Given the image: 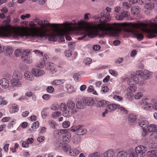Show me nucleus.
I'll use <instances>...</instances> for the list:
<instances>
[{"label": "nucleus", "instance_id": "52", "mask_svg": "<svg viewBox=\"0 0 157 157\" xmlns=\"http://www.w3.org/2000/svg\"><path fill=\"white\" fill-rule=\"evenodd\" d=\"M12 108H13V112L16 113L18 112L19 110V108L18 107L17 105L15 104H13L12 105Z\"/></svg>", "mask_w": 157, "mask_h": 157}, {"label": "nucleus", "instance_id": "24", "mask_svg": "<svg viewBox=\"0 0 157 157\" xmlns=\"http://www.w3.org/2000/svg\"><path fill=\"white\" fill-rule=\"evenodd\" d=\"M65 82L64 79H55L52 82L51 84L53 85L58 86L64 83Z\"/></svg>", "mask_w": 157, "mask_h": 157}, {"label": "nucleus", "instance_id": "53", "mask_svg": "<svg viewBox=\"0 0 157 157\" xmlns=\"http://www.w3.org/2000/svg\"><path fill=\"white\" fill-rule=\"evenodd\" d=\"M109 72L111 75L115 77H117L118 75V73L114 70H109Z\"/></svg>", "mask_w": 157, "mask_h": 157}, {"label": "nucleus", "instance_id": "12", "mask_svg": "<svg viewBox=\"0 0 157 157\" xmlns=\"http://www.w3.org/2000/svg\"><path fill=\"white\" fill-rule=\"evenodd\" d=\"M116 25V24H114L113 25H110L107 27H103L101 28V30L105 32L112 33L114 30V26Z\"/></svg>", "mask_w": 157, "mask_h": 157}, {"label": "nucleus", "instance_id": "30", "mask_svg": "<svg viewBox=\"0 0 157 157\" xmlns=\"http://www.w3.org/2000/svg\"><path fill=\"white\" fill-rule=\"evenodd\" d=\"M62 149L65 152L68 151L71 149L70 145L66 143L63 144L62 145Z\"/></svg>", "mask_w": 157, "mask_h": 157}, {"label": "nucleus", "instance_id": "11", "mask_svg": "<svg viewBox=\"0 0 157 157\" xmlns=\"http://www.w3.org/2000/svg\"><path fill=\"white\" fill-rule=\"evenodd\" d=\"M32 74L36 77H39L43 75L45 72L44 71L41 69L33 68L32 70Z\"/></svg>", "mask_w": 157, "mask_h": 157}, {"label": "nucleus", "instance_id": "17", "mask_svg": "<svg viewBox=\"0 0 157 157\" xmlns=\"http://www.w3.org/2000/svg\"><path fill=\"white\" fill-rule=\"evenodd\" d=\"M157 25V24L154 23ZM154 27H152V28H151L149 30L150 33L148 35V37L149 38H152L155 37L156 36L154 34L155 33L157 34V28H155Z\"/></svg>", "mask_w": 157, "mask_h": 157}, {"label": "nucleus", "instance_id": "54", "mask_svg": "<svg viewBox=\"0 0 157 157\" xmlns=\"http://www.w3.org/2000/svg\"><path fill=\"white\" fill-rule=\"evenodd\" d=\"M91 59L89 58H87L85 59L83 63L86 65H88L91 63Z\"/></svg>", "mask_w": 157, "mask_h": 157}, {"label": "nucleus", "instance_id": "4", "mask_svg": "<svg viewBox=\"0 0 157 157\" xmlns=\"http://www.w3.org/2000/svg\"><path fill=\"white\" fill-rule=\"evenodd\" d=\"M22 76L21 74L17 71H14L13 74L12 78L11 80V83L12 85L17 87H20L22 85V83L21 80Z\"/></svg>", "mask_w": 157, "mask_h": 157}, {"label": "nucleus", "instance_id": "44", "mask_svg": "<svg viewBox=\"0 0 157 157\" xmlns=\"http://www.w3.org/2000/svg\"><path fill=\"white\" fill-rule=\"evenodd\" d=\"M80 128V125H74L70 128L71 131L73 132H76V133L77 132L78 130Z\"/></svg>", "mask_w": 157, "mask_h": 157}, {"label": "nucleus", "instance_id": "63", "mask_svg": "<svg viewBox=\"0 0 157 157\" xmlns=\"http://www.w3.org/2000/svg\"><path fill=\"white\" fill-rule=\"evenodd\" d=\"M73 77L75 80L78 81L79 79L80 78L81 76L79 74L75 73Z\"/></svg>", "mask_w": 157, "mask_h": 157}, {"label": "nucleus", "instance_id": "41", "mask_svg": "<svg viewBox=\"0 0 157 157\" xmlns=\"http://www.w3.org/2000/svg\"><path fill=\"white\" fill-rule=\"evenodd\" d=\"M137 89V86H129L127 88V91L128 92L133 93L135 92Z\"/></svg>", "mask_w": 157, "mask_h": 157}, {"label": "nucleus", "instance_id": "1", "mask_svg": "<svg viewBox=\"0 0 157 157\" xmlns=\"http://www.w3.org/2000/svg\"><path fill=\"white\" fill-rule=\"evenodd\" d=\"M40 28H38V32L30 33L26 31L21 32L18 30H12L8 28H0V37H6L12 36L15 39H18L19 37L22 38H29L31 41H36L38 39L41 40L47 38L50 41H56L57 40L56 35L54 33H47L43 31L47 26L54 28L55 26L54 24H50L48 22H45L40 25Z\"/></svg>", "mask_w": 157, "mask_h": 157}, {"label": "nucleus", "instance_id": "62", "mask_svg": "<svg viewBox=\"0 0 157 157\" xmlns=\"http://www.w3.org/2000/svg\"><path fill=\"white\" fill-rule=\"evenodd\" d=\"M74 44L69 42L68 44L69 47V49L71 50V51L74 50Z\"/></svg>", "mask_w": 157, "mask_h": 157}, {"label": "nucleus", "instance_id": "25", "mask_svg": "<svg viewBox=\"0 0 157 157\" xmlns=\"http://www.w3.org/2000/svg\"><path fill=\"white\" fill-rule=\"evenodd\" d=\"M81 140L80 137L77 135H74L72 138V142L75 144H78L80 142Z\"/></svg>", "mask_w": 157, "mask_h": 157}, {"label": "nucleus", "instance_id": "10", "mask_svg": "<svg viewBox=\"0 0 157 157\" xmlns=\"http://www.w3.org/2000/svg\"><path fill=\"white\" fill-rule=\"evenodd\" d=\"M139 82V78L135 75L132 76L128 80V83L129 85H135Z\"/></svg>", "mask_w": 157, "mask_h": 157}, {"label": "nucleus", "instance_id": "56", "mask_svg": "<svg viewBox=\"0 0 157 157\" xmlns=\"http://www.w3.org/2000/svg\"><path fill=\"white\" fill-rule=\"evenodd\" d=\"M35 22L37 23V24L40 25L42 24L43 23L45 22H47V21L45 20H40L39 19H36L35 20Z\"/></svg>", "mask_w": 157, "mask_h": 157}, {"label": "nucleus", "instance_id": "21", "mask_svg": "<svg viewBox=\"0 0 157 157\" xmlns=\"http://www.w3.org/2000/svg\"><path fill=\"white\" fill-rule=\"evenodd\" d=\"M147 130L149 132H153L157 131V125L152 124L148 125L147 128Z\"/></svg>", "mask_w": 157, "mask_h": 157}, {"label": "nucleus", "instance_id": "39", "mask_svg": "<svg viewBox=\"0 0 157 157\" xmlns=\"http://www.w3.org/2000/svg\"><path fill=\"white\" fill-rule=\"evenodd\" d=\"M133 95L134 94L133 93L128 92L126 94L125 96L127 100L131 101L132 100Z\"/></svg>", "mask_w": 157, "mask_h": 157}, {"label": "nucleus", "instance_id": "20", "mask_svg": "<svg viewBox=\"0 0 157 157\" xmlns=\"http://www.w3.org/2000/svg\"><path fill=\"white\" fill-rule=\"evenodd\" d=\"M81 151L78 148H73L69 151V155L72 156H75L78 155Z\"/></svg>", "mask_w": 157, "mask_h": 157}, {"label": "nucleus", "instance_id": "51", "mask_svg": "<svg viewBox=\"0 0 157 157\" xmlns=\"http://www.w3.org/2000/svg\"><path fill=\"white\" fill-rule=\"evenodd\" d=\"M143 96V94L140 92H138L134 96L135 99H138L140 98Z\"/></svg>", "mask_w": 157, "mask_h": 157}, {"label": "nucleus", "instance_id": "43", "mask_svg": "<svg viewBox=\"0 0 157 157\" xmlns=\"http://www.w3.org/2000/svg\"><path fill=\"white\" fill-rule=\"evenodd\" d=\"M66 88L68 92L69 93H72L75 91L73 87L70 84L67 85Z\"/></svg>", "mask_w": 157, "mask_h": 157}, {"label": "nucleus", "instance_id": "34", "mask_svg": "<svg viewBox=\"0 0 157 157\" xmlns=\"http://www.w3.org/2000/svg\"><path fill=\"white\" fill-rule=\"evenodd\" d=\"M131 12L133 14H138L140 12L139 7L137 6L132 7L131 8Z\"/></svg>", "mask_w": 157, "mask_h": 157}, {"label": "nucleus", "instance_id": "8", "mask_svg": "<svg viewBox=\"0 0 157 157\" xmlns=\"http://www.w3.org/2000/svg\"><path fill=\"white\" fill-rule=\"evenodd\" d=\"M147 148L145 146L140 145L136 147L135 149V152L138 154H140L141 157L143 156V153L147 151Z\"/></svg>", "mask_w": 157, "mask_h": 157}, {"label": "nucleus", "instance_id": "18", "mask_svg": "<svg viewBox=\"0 0 157 157\" xmlns=\"http://www.w3.org/2000/svg\"><path fill=\"white\" fill-rule=\"evenodd\" d=\"M137 116L135 114L130 113L128 116V120L131 123H135L136 121Z\"/></svg>", "mask_w": 157, "mask_h": 157}, {"label": "nucleus", "instance_id": "2", "mask_svg": "<svg viewBox=\"0 0 157 157\" xmlns=\"http://www.w3.org/2000/svg\"><path fill=\"white\" fill-rule=\"evenodd\" d=\"M148 26H150L152 28L154 27L155 28H157V25L151 22L150 21H147L145 23L141 22L139 23H131L130 26L127 29V32L128 33H131L134 35L135 37L139 41L142 40L143 39V36L138 30H141L144 31H149V34L150 32L148 29Z\"/></svg>", "mask_w": 157, "mask_h": 157}, {"label": "nucleus", "instance_id": "40", "mask_svg": "<svg viewBox=\"0 0 157 157\" xmlns=\"http://www.w3.org/2000/svg\"><path fill=\"white\" fill-rule=\"evenodd\" d=\"M144 7L147 9L151 10L154 9V5L152 2H151L146 4L144 6Z\"/></svg>", "mask_w": 157, "mask_h": 157}, {"label": "nucleus", "instance_id": "64", "mask_svg": "<svg viewBox=\"0 0 157 157\" xmlns=\"http://www.w3.org/2000/svg\"><path fill=\"white\" fill-rule=\"evenodd\" d=\"M98 152H94L92 154H89L88 157H98Z\"/></svg>", "mask_w": 157, "mask_h": 157}, {"label": "nucleus", "instance_id": "33", "mask_svg": "<svg viewBox=\"0 0 157 157\" xmlns=\"http://www.w3.org/2000/svg\"><path fill=\"white\" fill-rule=\"evenodd\" d=\"M80 128L78 130L77 134L79 135H82L87 133V130L86 129L83 128L82 126H80Z\"/></svg>", "mask_w": 157, "mask_h": 157}, {"label": "nucleus", "instance_id": "6", "mask_svg": "<svg viewBox=\"0 0 157 157\" xmlns=\"http://www.w3.org/2000/svg\"><path fill=\"white\" fill-rule=\"evenodd\" d=\"M67 105L68 109L71 111L73 114L76 113L78 109H77L76 104L73 101L71 100H68L67 103Z\"/></svg>", "mask_w": 157, "mask_h": 157}, {"label": "nucleus", "instance_id": "61", "mask_svg": "<svg viewBox=\"0 0 157 157\" xmlns=\"http://www.w3.org/2000/svg\"><path fill=\"white\" fill-rule=\"evenodd\" d=\"M50 95L48 94H45L42 96V98L44 100H48L50 98Z\"/></svg>", "mask_w": 157, "mask_h": 157}, {"label": "nucleus", "instance_id": "23", "mask_svg": "<svg viewBox=\"0 0 157 157\" xmlns=\"http://www.w3.org/2000/svg\"><path fill=\"white\" fill-rule=\"evenodd\" d=\"M148 121L145 119H141L139 122V125L143 128L146 127L149 124Z\"/></svg>", "mask_w": 157, "mask_h": 157}, {"label": "nucleus", "instance_id": "47", "mask_svg": "<svg viewBox=\"0 0 157 157\" xmlns=\"http://www.w3.org/2000/svg\"><path fill=\"white\" fill-rule=\"evenodd\" d=\"M59 108V105L58 104L55 103L51 105L50 108L52 110H57Z\"/></svg>", "mask_w": 157, "mask_h": 157}, {"label": "nucleus", "instance_id": "50", "mask_svg": "<svg viewBox=\"0 0 157 157\" xmlns=\"http://www.w3.org/2000/svg\"><path fill=\"white\" fill-rule=\"evenodd\" d=\"M70 123L68 121H65L62 124V126L63 128H67L69 127L70 126Z\"/></svg>", "mask_w": 157, "mask_h": 157}, {"label": "nucleus", "instance_id": "57", "mask_svg": "<svg viewBox=\"0 0 157 157\" xmlns=\"http://www.w3.org/2000/svg\"><path fill=\"white\" fill-rule=\"evenodd\" d=\"M109 90L108 87L107 86H104L102 87L101 89L102 93L105 94L108 92Z\"/></svg>", "mask_w": 157, "mask_h": 157}, {"label": "nucleus", "instance_id": "46", "mask_svg": "<svg viewBox=\"0 0 157 157\" xmlns=\"http://www.w3.org/2000/svg\"><path fill=\"white\" fill-rule=\"evenodd\" d=\"M101 15L102 18H105L110 15V14L105 11H102L101 13Z\"/></svg>", "mask_w": 157, "mask_h": 157}, {"label": "nucleus", "instance_id": "32", "mask_svg": "<svg viewBox=\"0 0 157 157\" xmlns=\"http://www.w3.org/2000/svg\"><path fill=\"white\" fill-rule=\"evenodd\" d=\"M71 138V134L70 133L65 134L63 135V141L65 142H69Z\"/></svg>", "mask_w": 157, "mask_h": 157}, {"label": "nucleus", "instance_id": "5", "mask_svg": "<svg viewBox=\"0 0 157 157\" xmlns=\"http://www.w3.org/2000/svg\"><path fill=\"white\" fill-rule=\"evenodd\" d=\"M30 50L26 49L23 51L21 56V58L22 60L25 63L31 64L33 62V59L30 53Z\"/></svg>", "mask_w": 157, "mask_h": 157}, {"label": "nucleus", "instance_id": "9", "mask_svg": "<svg viewBox=\"0 0 157 157\" xmlns=\"http://www.w3.org/2000/svg\"><path fill=\"white\" fill-rule=\"evenodd\" d=\"M46 69L53 73L56 72L57 70L56 65L53 63L48 62L45 64Z\"/></svg>", "mask_w": 157, "mask_h": 157}, {"label": "nucleus", "instance_id": "42", "mask_svg": "<svg viewBox=\"0 0 157 157\" xmlns=\"http://www.w3.org/2000/svg\"><path fill=\"white\" fill-rule=\"evenodd\" d=\"M59 109L60 110L63 111L67 109V104H66L64 103H61L59 105Z\"/></svg>", "mask_w": 157, "mask_h": 157}, {"label": "nucleus", "instance_id": "36", "mask_svg": "<svg viewBox=\"0 0 157 157\" xmlns=\"http://www.w3.org/2000/svg\"><path fill=\"white\" fill-rule=\"evenodd\" d=\"M149 139L152 141H155L157 140V131L151 134L149 136Z\"/></svg>", "mask_w": 157, "mask_h": 157}, {"label": "nucleus", "instance_id": "38", "mask_svg": "<svg viewBox=\"0 0 157 157\" xmlns=\"http://www.w3.org/2000/svg\"><path fill=\"white\" fill-rule=\"evenodd\" d=\"M60 115H61V112L59 111L53 112L51 114L52 117L54 119H57L58 117Z\"/></svg>", "mask_w": 157, "mask_h": 157}, {"label": "nucleus", "instance_id": "59", "mask_svg": "<svg viewBox=\"0 0 157 157\" xmlns=\"http://www.w3.org/2000/svg\"><path fill=\"white\" fill-rule=\"evenodd\" d=\"M39 123L38 121H36L32 125L31 127L33 128H36L39 127Z\"/></svg>", "mask_w": 157, "mask_h": 157}, {"label": "nucleus", "instance_id": "3", "mask_svg": "<svg viewBox=\"0 0 157 157\" xmlns=\"http://www.w3.org/2000/svg\"><path fill=\"white\" fill-rule=\"evenodd\" d=\"M87 33L83 34V35L77 38L78 40H82L87 36L89 38H93L97 36L98 28L94 25H90L86 28Z\"/></svg>", "mask_w": 157, "mask_h": 157}, {"label": "nucleus", "instance_id": "58", "mask_svg": "<svg viewBox=\"0 0 157 157\" xmlns=\"http://www.w3.org/2000/svg\"><path fill=\"white\" fill-rule=\"evenodd\" d=\"M94 21L97 23H103V18L101 17H98L95 19Z\"/></svg>", "mask_w": 157, "mask_h": 157}, {"label": "nucleus", "instance_id": "22", "mask_svg": "<svg viewBox=\"0 0 157 157\" xmlns=\"http://www.w3.org/2000/svg\"><path fill=\"white\" fill-rule=\"evenodd\" d=\"M25 78L26 79L29 81H32L34 78L31 72L28 71H25L24 74Z\"/></svg>", "mask_w": 157, "mask_h": 157}, {"label": "nucleus", "instance_id": "26", "mask_svg": "<svg viewBox=\"0 0 157 157\" xmlns=\"http://www.w3.org/2000/svg\"><path fill=\"white\" fill-rule=\"evenodd\" d=\"M109 102L105 100L99 101L97 103V106L99 107H103L106 106L109 104Z\"/></svg>", "mask_w": 157, "mask_h": 157}, {"label": "nucleus", "instance_id": "27", "mask_svg": "<svg viewBox=\"0 0 157 157\" xmlns=\"http://www.w3.org/2000/svg\"><path fill=\"white\" fill-rule=\"evenodd\" d=\"M148 157H156L157 156V151L156 150H152L148 151L147 153Z\"/></svg>", "mask_w": 157, "mask_h": 157}, {"label": "nucleus", "instance_id": "55", "mask_svg": "<svg viewBox=\"0 0 157 157\" xmlns=\"http://www.w3.org/2000/svg\"><path fill=\"white\" fill-rule=\"evenodd\" d=\"M72 51L70 49H68V50H66L64 52L65 56L67 57H69L71 56L72 55Z\"/></svg>", "mask_w": 157, "mask_h": 157}, {"label": "nucleus", "instance_id": "29", "mask_svg": "<svg viewBox=\"0 0 157 157\" xmlns=\"http://www.w3.org/2000/svg\"><path fill=\"white\" fill-rule=\"evenodd\" d=\"M73 114V113H72L71 111L68 109H67L63 112V115L66 117H70Z\"/></svg>", "mask_w": 157, "mask_h": 157}, {"label": "nucleus", "instance_id": "31", "mask_svg": "<svg viewBox=\"0 0 157 157\" xmlns=\"http://www.w3.org/2000/svg\"><path fill=\"white\" fill-rule=\"evenodd\" d=\"M152 104L149 102H146L144 103V105L143 106V109L147 110H149L151 109Z\"/></svg>", "mask_w": 157, "mask_h": 157}, {"label": "nucleus", "instance_id": "37", "mask_svg": "<svg viewBox=\"0 0 157 157\" xmlns=\"http://www.w3.org/2000/svg\"><path fill=\"white\" fill-rule=\"evenodd\" d=\"M76 106L77 109H83L84 107L85 104L84 103L81 101H77L76 104Z\"/></svg>", "mask_w": 157, "mask_h": 157}, {"label": "nucleus", "instance_id": "14", "mask_svg": "<svg viewBox=\"0 0 157 157\" xmlns=\"http://www.w3.org/2000/svg\"><path fill=\"white\" fill-rule=\"evenodd\" d=\"M8 80L5 78H2L0 80V85L4 89L7 88L9 86Z\"/></svg>", "mask_w": 157, "mask_h": 157}, {"label": "nucleus", "instance_id": "60", "mask_svg": "<svg viewBox=\"0 0 157 157\" xmlns=\"http://www.w3.org/2000/svg\"><path fill=\"white\" fill-rule=\"evenodd\" d=\"M45 65V62L44 61H42L40 62L39 63H38L37 67L40 68H42L44 67Z\"/></svg>", "mask_w": 157, "mask_h": 157}, {"label": "nucleus", "instance_id": "45", "mask_svg": "<svg viewBox=\"0 0 157 157\" xmlns=\"http://www.w3.org/2000/svg\"><path fill=\"white\" fill-rule=\"evenodd\" d=\"M0 107H2L6 105L8 103V102L7 101L3 100V98H2L1 97H0Z\"/></svg>", "mask_w": 157, "mask_h": 157}, {"label": "nucleus", "instance_id": "35", "mask_svg": "<svg viewBox=\"0 0 157 157\" xmlns=\"http://www.w3.org/2000/svg\"><path fill=\"white\" fill-rule=\"evenodd\" d=\"M128 153L125 151H121L118 152L117 155V157H127Z\"/></svg>", "mask_w": 157, "mask_h": 157}, {"label": "nucleus", "instance_id": "7", "mask_svg": "<svg viewBox=\"0 0 157 157\" xmlns=\"http://www.w3.org/2000/svg\"><path fill=\"white\" fill-rule=\"evenodd\" d=\"M129 15V13L127 11L123 10L120 13L117 14L115 18L117 20L123 21L127 18Z\"/></svg>", "mask_w": 157, "mask_h": 157}, {"label": "nucleus", "instance_id": "48", "mask_svg": "<svg viewBox=\"0 0 157 157\" xmlns=\"http://www.w3.org/2000/svg\"><path fill=\"white\" fill-rule=\"evenodd\" d=\"M48 124L50 127L53 129L55 128V124L56 123L55 121L53 120L50 121L48 122Z\"/></svg>", "mask_w": 157, "mask_h": 157}, {"label": "nucleus", "instance_id": "13", "mask_svg": "<svg viewBox=\"0 0 157 157\" xmlns=\"http://www.w3.org/2000/svg\"><path fill=\"white\" fill-rule=\"evenodd\" d=\"M85 105L92 106L94 103V100L92 98L86 97L84 98L83 100Z\"/></svg>", "mask_w": 157, "mask_h": 157}, {"label": "nucleus", "instance_id": "16", "mask_svg": "<svg viewBox=\"0 0 157 157\" xmlns=\"http://www.w3.org/2000/svg\"><path fill=\"white\" fill-rule=\"evenodd\" d=\"M106 106V108L108 109L109 111L110 112L118 108L120 106V105L114 103L110 104H109Z\"/></svg>", "mask_w": 157, "mask_h": 157}, {"label": "nucleus", "instance_id": "19", "mask_svg": "<svg viewBox=\"0 0 157 157\" xmlns=\"http://www.w3.org/2000/svg\"><path fill=\"white\" fill-rule=\"evenodd\" d=\"M115 151L113 149H109L104 152V157H113Z\"/></svg>", "mask_w": 157, "mask_h": 157}, {"label": "nucleus", "instance_id": "49", "mask_svg": "<svg viewBox=\"0 0 157 157\" xmlns=\"http://www.w3.org/2000/svg\"><path fill=\"white\" fill-rule=\"evenodd\" d=\"M19 69L21 71H24L28 69V67L25 64H21L19 65Z\"/></svg>", "mask_w": 157, "mask_h": 157}, {"label": "nucleus", "instance_id": "15", "mask_svg": "<svg viewBox=\"0 0 157 157\" xmlns=\"http://www.w3.org/2000/svg\"><path fill=\"white\" fill-rule=\"evenodd\" d=\"M151 74L148 70H144L143 71L142 75L141 76V78L143 79H148L151 78Z\"/></svg>", "mask_w": 157, "mask_h": 157}, {"label": "nucleus", "instance_id": "28", "mask_svg": "<svg viewBox=\"0 0 157 157\" xmlns=\"http://www.w3.org/2000/svg\"><path fill=\"white\" fill-rule=\"evenodd\" d=\"M5 55L7 56H10L12 54L13 50L11 47L7 46L5 47Z\"/></svg>", "mask_w": 157, "mask_h": 157}]
</instances>
